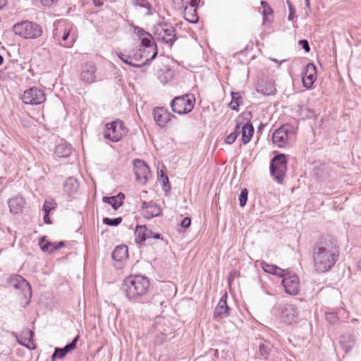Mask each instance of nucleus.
Returning a JSON list of instances; mask_svg holds the SVG:
<instances>
[{
  "mask_svg": "<svg viewBox=\"0 0 361 361\" xmlns=\"http://www.w3.org/2000/svg\"><path fill=\"white\" fill-rule=\"evenodd\" d=\"M78 339H79V336L78 335L73 339V341L71 343H67L66 345L67 346V348H68L70 351L76 348V344H77Z\"/></svg>",
  "mask_w": 361,
  "mask_h": 361,
  "instance_id": "obj_50",
  "label": "nucleus"
},
{
  "mask_svg": "<svg viewBox=\"0 0 361 361\" xmlns=\"http://www.w3.org/2000/svg\"><path fill=\"white\" fill-rule=\"evenodd\" d=\"M195 98L192 94H185L174 97L170 106L172 111L178 114H187L194 109Z\"/></svg>",
  "mask_w": 361,
  "mask_h": 361,
  "instance_id": "obj_6",
  "label": "nucleus"
},
{
  "mask_svg": "<svg viewBox=\"0 0 361 361\" xmlns=\"http://www.w3.org/2000/svg\"><path fill=\"white\" fill-rule=\"evenodd\" d=\"M52 244H54V245H52L51 248V252L55 251V250H56L62 248L64 246V245H65L63 241L52 243Z\"/></svg>",
  "mask_w": 361,
  "mask_h": 361,
  "instance_id": "obj_52",
  "label": "nucleus"
},
{
  "mask_svg": "<svg viewBox=\"0 0 361 361\" xmlns=\"http://www.w3.org/2000/svg\"><path fill=\"white\" fill-rule=\"evenodd\" d=\"M160 180L162 181L164 190L167 191L171 189L169 178L162 170L160 171Z\"/></svg>",
  "mask_w": 361,
  "mask_h": 361,
  "instance_id": "obj_43",
  "label": "nucleus"
},
{
  "mask_svg": "<svg viewBox=\"0 0 361 361\" xmlns=\"http://www.w3.org/2000/svg\"><path fill=\"white\" fill-rule=\"evenodd\" d=\"M337 240L331 236H322L313 248L314 267L318 273H326L335 265L339 257Z\"/></svg>",
  "mask_w": 361,
  "mask_h": 361,
  "instance_id": "obj_1",
  "label": "nucleus"
},
{
  "mask_svg": "<svg viewBox=\"0 0 361 361\" xmlns=\"http://www.w3.org/2000/svg\"><path fill=\"white\" fill-rule=\"evenodd\" d=\"M53 37L56 41H63L65 47H71L78 37L77 28L67 20H61L54 24Z\"/></svg>",
  "mask_w": 361,
  "mask_h": 361,
  "instance_id": "obj_3",
  "label": "nucleus"
},
{
  "mask_svg": "<svg viewBox=\"0 0 361 361\" xmlns=\"http://www.w3.org/2000/svg\"><path fill=\"white\" fill-rule=\"evenodd\" d=\"M158 78L163 84H166L171 81L174 77V71L169 66L164 67L158 71Z\"/></svg>",
  "mask_w": 361,
  "mask_h": 361,
  "instance_id": "obj_28",
  "label": "nucleus"
},
{
  "mask_svg": "<svg viewBox=\"0 0 361 361\" xmlns=\"http://www.w3.org/2000/svg\"><path fill=\"white\" fill-rule=\"evenodd\" d=\"M6 3L7 0H0V10L6 6Z\"/></svg>",
  "mask_w": 361,
  "mask_h": 361,
  "instance_id": "obj_62",
  "label": "nucleus"
},
{
  "mask_svg": "<svg viewBox=\"0 0 361 361\" xmlns=\"http://www.w3.org/2000/svg\"><path fill=\"white\" fill-rule=\"evenodd\" d=\"M259 346L258 354L264 359H267L273 349V345L263 338L257 339Z\"/></svg>",
  "mask_w": 361,
  "mask_h": 361,
  "instance_id": "obj_24",
  "label": "nucleus"
},
{
  "mask_svg": "<svg viewBox=\"0 0 361 361\" xmlns=\"http://www.w3.org/2000/svg\"><path fill=\"white\" fill-rule=\"evenodd\" d=\"M44 221L45 224H51V221L50 219V217H49V213L50 212H47V211L46 212H44Z\"/></svg>",
  "mask_w": 361,
  "mask_h": 361,
  "instance_id": "obj_54",
  "label": "nucleus"
},
{
  "mask_svg": "<svg viewBox=\"0 0 361 361\" xmlns=\"http://www.w3.org/2000/svg\"><path fill=\"white\" fill-rule=\"evenodd\" d=\"M290 133L289 126H283L275 130L272 135V141L274 144L279 147H284L289 138Z\"/></svg>",
  "mask_w": 361,
  "mask_h": 361,
  "instance_id": "obj_14",
  "label": "nucleus"
},
{
  "mask_svg": "<svg viewBox=\"0 0 361 361\" xmlns=\"http://www.w3.org/2000/svg\"><path fill=\"white\" fill-rule=\"evenodd\" d=\"M286 3L289 10L288 20L292 21L295 17L296 10L290 0H287Z\"/></svg>",
  "mask_w": 361,
  "mask_h": 361,
  "instance_id": "obj_46",
  "label": "nucleus"
},
{
  "mask_svg": "<svg viewBox=\"0 0 361 361\" xmlns=\"http://www.w3.org/2000/svg\"><path fill=\"white\" fill-rule=\"evenodd\" d=\"M152 201L150 202H142L141 209L144 211L143 214L147 212V209H149L150 204H152Z\"/></svg>",
  "mask_w": 361,
  "mask_h": 361,
  "instance_id": "obj_53",
  "label": "nucleus"
},
{
  "mask_svg": "<svg viewBox=\"0 0 361 361\" xmlns=\"http://www.w3.org/2000/svg\"><path fill=\"white\" fill-rule=\"evenodd\" d=\"M256 90L266 96L274 94L276 92L274 82L263 80L257 82Z\"/></svg>",
  "mask_w": 361,
  "mask_h": 361,
  "instance_id": "obj_18",
  "label": "nucleus"
},
{
  "mask_svg": "<svg viewBox=\"0 0 361 361\" xmlns=\"http://www.w3.org/2000/svg\"><path fill=\"white\" fill-rule=\"evenodd\" d=\"M135 32H136L137 35L141 39L145 35H147L148 32L145 31L143 28L140 27H135Z\"/></svg>",
  "mask_w": 361,
  "mask_h": 361,
  "instance_id": "obj_49",
  "label": "nucleus"
},
{
  "mask_svg": "<svg viewBox=\"0 0 361 361\" xmlns=\"http://www.w3.org/2000/svg\"><path fill=\"white\" fill-rule=\"evenodd\" d=\"M133 4L135 6H140L141 8H147V15H151L152 13L151 11L152 6L147 0H133Z\"/></svg>",
  "mask_w": 361,
  "mask_h": 361,
  "instance_id": "obj_38",
  "label": "nucleus"
},
{
  "mask_svg": "<svg viewBox=\"0 0 361 361\" xmlns=\"http://www.w3.org/2000/svg\"><path fill=\"white\" fill-rule=\"evenodd\" d=\"M57 204L52 199H48L44 201V205L42 207V210L44 212H50L51 210L56 208Z\"/></svg>",
  "mask_w": 361,
  "mask_h": 361,
  "instance_id": "obj_40",
  "label": "nucleus"
},
{
  "mask_svg": "<svg viewBox=\"0 0 361 361\" xmlns=\"http://www.w3.org/2000/svg\"><path fill=\"white\" fill-rule=\"evenodd\" d=\"M93 4L96 6H101L103 4V2L102 0H92Z\"/></svg>",
  "mask_w": 361,
  "mask_h": 361,
  "instance_id": "obj_61",
  "label": "nucleus"
},
{
  "mask_svg": "<svg viewBox=\"0 0 361 361\" xmlns=\"http://www.w3.org/2000/svg\"><path fill=\"white\" fill-rule=\"evenodd\" d=\"M317 79V68L316 66L309 63L306 65L305 70L302 73V80L304 87L310 89L313 85Z\"/></svg>",
  "mask_w": 361,
  "mask_h": 361,
  "instance_id": "obj_13",
  "label": "nucleus"
},
{
  "mask_svg": "<svg viewBox=\"0 0 361 361\" xmlns=\"http://www.w3.org/2000/svg\"><path fill=\"white\" fill-rule=\"evenodd\" d=\"M229 314V307L227 305V302L219 300L214 312V317L225 318L228 317Z\"/></svg>",
  "mask_w": 361,
  "mask_h": 361,
  "instance_id": "obj_31",
  "label": "nucleus"
},
{
  "mask_svg": "<svg viewBox=\"0 0 361 361\" xmlns=\"http://www.w3.org/2000/svg\"><path fill=\"white\" fill-rule=\"evenodd\" d=\"M161 214V209L160 207L152 201L150 204L149 209H147V212L144 214V216L147 219H151L152 217L159 216Z\"/></svg>",
  "mask_w": 361,
  "mask_h": 361,
  "instance_id": "obj_36",
  "label": "nucleus"
},
{
  "mask_svg": "<svg viewBox=\"0 0 361 361\" xmlns=\"http://www.w3.org/2000/svg\"><path fill=\"white\" fill-rule=\"evenodd\" d=\"M133 168L136 180L141 184L145 185L151 173L148 165L142 159H135Z\"/></svg>",
  "mask_w": 361,
  "mask_h": 361,
  "instance_id": "obj_11",
  "label": "nucleus"
},
{
  "mask_svg": "<svg viewBox=\"0 0 361 361\" xmlns=\"http://www.w3.org/2000/svg\"><path fill=\"white\" fill-rule=\"evenodd\" d=\"M39 244L41 250L43 252H51V246L54 245V244H52V243H50V242L44 239V237H42L40 238Z\"/></svg>",
  "mask_w": 361,
  "mask_h": 361,
  "instance_id": "obj_41",
  "label": "nucleus"
},
{
  "mask_svg": "<svg viewBox=\"0 0 361 361\" xmlns=\"http://www.w3.org/2000/svg\"><path fill=\"white\" fill-rule=\"evenodd\" d=\"M66 356V353H64L62 348H56L54 353L51 355V360H54L56 358L62 359Z\"/></svg>",
  "mask_w": 361,
  "mask_h": 361,
  "instance_id": "obj_44",
  "label": "nucleus"
},
{
  "mask_svg": "<svg viewBox=\"0 0 361 361\" xmlns=\"http://www.w3.org/2000/svg\"><path fill=\"white\" fill-rule=\"evenodd\" d=\"M149 288V281L144 276L130 275L124 279L121 290L131 302H141Z\"/></svg>",
  "mask_w": 361,
  "mask_h": 361,
  "instance_id": "obj_2",
  "label": "nucleus"
},
{
  "mask_svg": "<svg viewBox=\"0 0 361 361\" xmlns=\"http://www.w3.org/2000/svg\"><path fill=\"white\" fill-rule=\"evenodd\" d=\"M151 234L152 231L148 229L146 226H137L135 231L136 243H143L147 239L150 238Z\"/></svg>",
  "mask_w": 361,
  "mask_h": 361,
  "instance_id": "obj_25",
  "label": "nucleus"
},
{
  "mask_svg": "<svg viewBox=\"0 0 361 361\" xmlns=\"http://www.w3.org/2000/svg\"><path fill=\"white\" fill-rule=\"evenodd\" d=\"M298 44L305 51V52H309L310 51V47L307 39H300L299 40Z\"/></svg>",
  "mask_w": 361,
  "mask_h": 361,
  "instance_id": "obj_48",
  "label": "nucleus"
},
{
  "mask_svg": "<svg viewBox=\"0 0 361 361\" xmlns=\"http://www.w3.org/2000/svg\"><path fill=\"white\" fill-rule=\"evenodd\" d=\"M125 195L123 192H119L117 195L111 197H103L102 201L104 203L109 204L114 210H117L123 204Z\"/></svg>",
  "mask_w": 361,
  "mask_h": 361,
  "instance_id": "obj_22",
  "label": "nucleus"
},
{
  "mask_svg": "<svg viewBox=\"0 0 361 361\" xmlns=\"http://www.w3.org/2000/svg\"><path fill=\"white\" fill-rule=\"evenodd\" d=\"M261 6L262 8V15H263V25L267 24V23H271V20H270L269 17L272 16L274 13L273 9L271 8L269 4L266 1H261Z\"/></svg>",
  "mask_w": 361,
  "mask_h": 361,
  "instance_id": "obj_33",
  "label": "nucleus"
},
{
  "mask_svg": "<svg viewBox=\"0 0 361 361\" xmlns=\"http://www.w3.org/2000/svg\"><path fill=\"white\" fill-rule=\"evenodd\" d=\"M307 111H308V113H309V115H308V116H307V118H311L312 116H314V111H313V110L307 109Z\"/></svg>",
  "mask_w": 361,
  "mask_h": 361,
  "instance_id": "obj_63",
  "label": "nucleus"
},
{
  "mask_svg": "<svg viewBox=\"0 0 361 361\" xmlns=\"http://www.w3.org/2000/svg\"><path fill=\"white\" fill-rule=\"evenodd\" d=\"M11 283L15 288H22L31 295V286L28 281L20 275H16L10 279Z\"/></svg>",
  "mask_w": 361,
  "mask_h": 361,
  "instance_id": "obj_21",
  "label": "nucleus"
},
{
  "mask_svg": "<svg viewBox=\"0 0 361 361\" xmlns=\"http://www.w3.org/2000/svg\"><path fill=\"white\" fill-rule=\"evenodd\" d=\"M242 142L245 145L247 144L250 141L252 135L254 133V127L252 123L250 122H247L242 126L241 128Z\"/></svg>",
  "mask_w": 361,
  "mask_h": 361,
  "instance_id": "obj_29",
  "label": "nucleus"
},
{
  "mask_svg": "<svg viewBox=\"0 0 361 361\" xmlns=\"http://www.w3.org/2000/svg\"><path fill=\"white\" fill-rule=\"evenodd\" d=\"M154 120L157 124L163 128L171 120V117H174L173 114L164 107H157L153 111Z\"/></svg>",
  "mask_w": 361,
  "mask_h": 361,
  "instance_id": "obj_15",
  "label": "nucleus"
},
{
  "mask_svg": "<svg viewBox=\"0 0 361 361\" xmlns=\"http://www.w3.org/2000/svg\"><path fill=\"white\" fill-rule=\"evenodd\" d=\"M96 68L94 63H87L82 66L80 74L81 80L86 84L90 85L95 80Z\"/></svg>",
  "mask_w": 361,
  "mask_h": 361,
  "instance_id": "obj_17",
  "label": "nucleus"
},
{
  "mask_svg": "<svg viewBox=\"0 0 361 361\" xmlns=\"http://www.w3.org/2000/svg\"><path fill=\"white\" fill-rule=\"evenodd\" d=\"M14 33L25 39H36L42 34V29L35 22L25 20L13 25Z\"/></svg>",
  "mask_w": 361,
  "mask_h": 361,
  "instance_id": "obj_5",
  "label": "nucleus"
},
{
  "mask_svg": "<svg viewBox=\"0 0 361 361\" xmlns=\"http://www.w3.org/2000/svg\"><path fill=\"white\" fill-rule=\"evenodd\" d=\"M241 128H242V127L240 126V123L237 122L235 127V130L233 131V132L237 133V136L241 132Z\"/></svg>",
  "mask_w": 361,
  "mask_h": 361,
  "instance_id": "obj_57",
  "label": "nucleus"
},
{
  "mask_svg": "<svg viewBox=\"0 0 361 361\" xmlns=\"http://www.w3.org/2000/svg\"><path fill=\"white\" fill-rule=\"evenodd\" d=\"M154 35L158 42L168 44L171 47L177 39L176 29L166 22H160L154 26Z\"/></svg>",
  "mask_w": 361,
  "mask_h": 361,
  "instance_id": "obj_4",
  "label": "nucleus"
},
{
  "mask_svg": "<svg viewBox=\"0 0 361 361\" xmlns=\"http://www.w3.org/2000/svg\"><path fill=\"white\" fill-rule=\"evenodd\" d=\"M227 298H228L227 293H225L221 296V298L220 300H224L225 302H226Z\"/></svg>",
  "mask_w": 361,
  "mask_h": 361,
  "instance_id": "obj_64",
  "label": "nucleus"
},
{
  "mask_svg": "<svg viewBox=\"0 0 361 361\" xmlns=\"http://www.w3.org/2000/svg\"><path fill=\"white\" fill-rule=\"evenodd\" d=\"M79 188V183L78 180L74 177H68L66 178L63 183L64 192L68 196L71 197L78 192Z\"/></svg>",
  "mask_w": 361,
  "mask_h": 361,
  "instance_id": "obj_20",
  "label": "nucleus"
},
{
  "mask_svg": "<svg viewBox=\"0 0 361 361\" xmlns=\"http://www.w3.org/2000/svg\"><path fill=\"white\" fill-rule=\"evenodd\" d=\"M236 274H237V272L235 270H233L229 274V276H228V284H229V286H231V284L232 283V281L235 279V277L236 276Z\"/></svg>",
  "mask_w": 361,
  "mask_h": 361,
  "instance_id": "obj_55",
  "label": "nucleus"
},
{
  "mask_svg": "<svg viewBox=\"0 0 361 361\" xmlns=\"http://www.w3.org/2000/svg\"><path fill=\"white\" fill-rule=\"evenodd\" d=\"M237 137V133L233 132L226 137L224 141L226 144L231 145L235 141Z\"/></svg>",
  "mask_w": 361,
  "mask_h": 361,
  "instance_id": "obj_47",
  "label": "nucleus"
},
{
  "mask_svg": "<svg viewBox=\"0 0 361 361\" xmlns=\"http://www.w3.org/2000/svg\"><path fill=\"white\" fill-rule=\"evenodd\" d=\"M231 101L229 107L236 111H238L239 106L243 104V97L240 92H231Z\"/></svg>",
  "mask_w": 361,
  "mask_h": 361,
  "instance_id": "obj_35",
  "label": "nucleus"
},
{
  "mask_svg": "<svg viewBox=\"0 0 361 361\" xmlns=\"http://www.w3.org/2000/svg\"><path fill=\"white\" fill-rule=\"evenodd\" d=\"M150 238H154V239H159L161 238V235L158 233H154L152 231V234L150 235Z\"/></svg>",
  "mask_w": 361,
  "mask_h": 361,
  "instance_id": "obj_59",
  "label": "nucleus"
},
{
  "mask_svg": "<svg viewBox=\"0 0 361 361\" xmlns=\"http://www.w3.org/2000/svg\"><path fill=\"white\" fill-rule=\"evenodd\" d=\"M23 337L21 338V341H18L22 345L31 349L30 345H33V336L34 332L30 329H25L23 332Z\"/></svg>",
  "mask_w": 361,
  "mask_h": 361,
  "instance_id": "obj_32",
  "label": "nucleus"
},
{
  "mask_svg": "<svg viewBox=\"0 0 361 361\" xmlns=\"http://www.w3.org/2000/svg\"><path fill=\"white\" fill-rule=\"evenodd\" d=\"M326 319L331 324H334L338 321V317L335 312H327L326 314Z\"/></svg>",
  "mask_w": 361,
  "mask_h": 361,
  "instance_id": "obj_45",
  "label": "nucleus"
},
{
  "mask_svg": "<svg viewBox=\"0 0 361 361\" xmlns=\"http://www.w3.org/2000/svg\"><path fill=\"white\" fill-rule=\"evenodd\" d=\"M197 6V0H191L190 2V6H188V8H195L196 9Z\"/></svg>",
  "mask_w": 361,
  "mask_h": 361,
  "instance_id": "obj_58",
  "label": "nucleus"
},
{
  "mask_svg": "<svg viewBox=\"0 0 361 361\" xmlns=\"http://www.w3.org/2000/svg\"><path fill=\"white\" fill-rule=\"evenodd\" d=\"M46 95L43 90L37 87H31L25 90L22 96L23 102L26 104L38 105L44 102Z\"/></svg>",
  "mask_w": 361,
  "mask_h": 361,
  "instance_id": "obj_9",
  "label": "nucleus"
},
{
  "mask_svg": "<svg viewBox=\"0 0 361 361\" xmlns=\"http://www.w3.org/2000/svg\"><path fill=\"white\" fill-rule=\"evenodd\" d=\"M287 170V159L283 154H276L270 163V173L279 183H282Z\"/></svg>",
  "mask_w": 361,
  "mask_h": 361,
  "instance_id": "obj_7",
  "label": "nucleus"
},
{
  "mask_svg": "<svg viewBox=\"0 0 361 361\" xmlns=\"http://www.w3.org/2000/svg\"><path fill=\"white\" fill-rule=\"evenodd\" d=\"M191 224V219L190 217H185L180 222V226L183 228H188Z\"/></svg>",
  "mask_w": 361,
  "mask_h": 361,
  "instance_id": "obj_51",
  "label": "nucleus"
},
{
  "mask_svg": "<svg viewBox=\"0 0 361 361\" xmlns=\"http://www.w3.org/2000/svg\"><path fill=\"white\" fill-rule=\"evenodd\" d=\"M128 257V248L125 245H118L111 254V257L116 262H122Z\"/></svg>",
  "mask_w": 361,
  "mask_h": 361,
  "instance_id": "obj_26",
  "label": "nucleus"
},
{
  "mask_svg": "<svg viewBox=\"0 0 361 361\" xmlns=\"http://www.w3.org/2000/svg\"><path fill=\"white\" fill-rule=\"evenodd\" d=\"M128 132V130L127 128L125 127L123 122L120 120H116L106 124L104 130V137L112 142H118L126 135Z\"/></svg>",
  "mask_w": 361,
  "mask_h": 361,
  "instance_id": "obj_8",
  "label": "nucleus"
},
{
  "mask_svg": "<svg viewBox=\"0 0 361 361\" xmlns=\"http://www.w3.org/2000/svg\"><path fill=\"white\" fill-rule=\"evenodd\" d=\"M261 267L265 272L279 277L284 276L287 271V269H283L276 265L269 264L265 262L261 263Z\"/></svg>",
  "mask_w": 361,
  "mask_h": 361,
  "instance_id": "obj_27",
  "label": "nucleus"
},
{
  "mask_svg": "<svg viewBox=\"0 0 361 361\" xmlns=\"http://www.w3.org/2000/svg\"><path fill=\"white\" fill-rule=\"evenodd\" d=\"M25 201L20 195H17L11 198L8 201L10 212L12 214H19L22 212Z\"/></svg>",
  "mask_w": 361,
  "mask_h": 361,
  "instance_id": "obj_19",
  "label": "nucleus"
},
{
  "mask_svg": "<svg viewBox=\"0 0 361 361\" xmlns=\"http://www.w3.org/2000/svg\"><path fill=\"white\" fill-rule=\"evenodd\" d=\"M141 39V45L145 48H151L152 49V55L149 59H147L144 61V65H149L152 60H154L157 55V47L155 42L154 39L151 35V34L148 33L147 35H145Z\"/></svg>",
  "mask_w": 361,
  "mask_h": 361,
  "instance_id": "obj_16",
  "label": "nucleus"
},
{
  "mask_svg": "<svg viewBox=\"0 0 361 361\" xmlns=\"http://www.w3.org/2000/svg\"><path fill=\"white\" fill-rule=\"evenodd\" d=\"M117 56L123 63L129 65L130 66L135 67V68H141L145 66L144 62L141 64L133 63L132 59L129 55H126L121 52L117 53Z\"/></svg>",
  "mask_w": 361,
  "mask_h": 361,
  "instance_id": "obj_37",
  "label": "nucleus"
},
{
  "mask_svg": "<svg viewBox=\"0 0 361 361\" xmlns=\"http://www.w3.org/2000/svg\"><path fill=\"white\" fill-rule=\"evenodd\" d=\"M282 278V285L285 292L289 295H297L300 290L299 279L297 275L290 274V272L287 269L285 276Z\"/></svg>",
  "mask_w": 361,
  "mask_h": 361,
  "instance_id": "obj_10",
  "label": "nucleus"
},
{
  "mask_svg": "<svg viewBox=\"0 0 361 361\" xmlns=\"http://www.w3.org/2000/svg\"><path fill=\"white\" fill-rule=\"evenodd\" d=\"M340 345L346 352H350L355 345V339L353 336L348 334H343L340 338Z\"/></svg>",
  "mask_w": 361,
  "mask_h": 361,
  "instance_id": "obj_30",
  "label": "nucleus"
},
{
  "mask_svg": "<svg viewBox=\"0 0 361 361\" xmlns=\"http://www.w3.org/2000/svg\"><path fill=\"white\" fill-rule=\"evenodd\" d=\"M72 153V146L66 142H61L56 145L54 154L60 158H67Z\"/></svg>",
  "mask_w": 361,
  "mask_h": 361,
  "instance_id": "obj_23",
  "label": "nucleus"
},
{
  "mask_svg": "<svg viewBox=\"0 0 361 361\" xmlns=\"http://www.w3.org/2000/svg\"><path fill=\"white\" fill-rule=\"evenodd\" d=\"M248 191L246 188L241 190L238 197L240 206L243 207L246 205L247 201Z\"/></svg>",
  "mask_w": 361,
  "mask_h": 361,
  "instance_id": "obj_42",
  "label": "nucleus"
},
{
  "mask_svg": "<svg viewBox=\"0 0 361 361\" xmlns=\"http://www.w3.org/2000/svg\"><path fill=\"white\" fill-rule=\"evenodd\" d=\"M102 221L105 225L110 226H117L121 223L122 218L116 217L114 219H110L109 217H105L103 219Z\"/></svg>",
  "mask_w": 361,
  "mask_h": 361,
  "instance_id": "obj_39",
  "label": "nucleus"
},
{
  "mask_svg": "<svg viewBox=\"0 0 361 361\" xmlns=\"http://www.w3.org/2000/svg\"><path fill=\"white\" fill-rule=\"evenodd\" d=\"M305 8L307 9V13L310 11V1L305 0Z\"/></svg>",
  "mask_w": 361,
  "mask_h": 361,
  "instance_id": "obj_60",
  "label": "nucleus"
},
{
  "mask_svg": "<svg viewBox=\"0 0 361 361\" xmlns=\"http://www.w3.org/2000/svg\"><path fill=\"white\" fill-rule=\"evenodd\" d=\"M184 18L190 23H196L199 20L197 10L195 8H188V6H185L184 10Z\"/></svg>",
  "mask_w": 361,
  "mask_h": 361,
  "instance_id": "obj_34",
  "label": "nucleus"
},
{
  "mask_svg": "<svg viewBox=\"0 0 361 361\" xmlns=\"http://www.w3.org/2000/svg\"><path fill=\"white\" fill-rule=\"evenodd\" d=\"M298 312L297 307L293 304H285L281 309V319L287 324H292L297 320Z\"/></svg>",
  "mask_w": 361,
  "mask_h": 361,
  "instance_id": "obj_12",
  "label": "nucleus"
},
{
  "mask_svg": "<svg viewBox=\"0 0 361 361\" xmlns=\"http://www.w3.org/2000/svg\"><path fill=\"white\" fill-rule=\"evenodd\" d=\"M56 1L57 0H41V3L42 4L43 6H50L54 3H55Z\"/></svg>",
  "mask_w": 361,
  "mask_h": 361,
  "instance_id": "obj_56",
  "label": "nucleus"
}]
</instances>
